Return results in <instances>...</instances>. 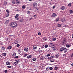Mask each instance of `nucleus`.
<instances>
[{"mask_svg":"<svg viewBox=\"0 0 73 73\" xmlns=\"http://www.w3.org/2000/svg\"><path fill=\"white\" fill-rule=\"evenodd\" d=\"M54 45V44L53 43H50L49 44V46H50V47H52L51 46H53Z\"/></svg>","mask_w":73,"mask_h":73,"instance_id":"8","label":"nucleus"},{"mask_svg":"<svg viewBox=\"0 0 73 73\" xmlns=\"http://www.w3.org/2000/svg\"><path fill=\"white\" fill-rule=\"evenodd\" d=\"M65 44V42H64V41H62L61 42V44L62 45H64V44Z\"/></svg>","mask_w":73,"mask_h":73,"instance_id":"18","label":"nucleus"},{"mask_svg":"<svg viewBox=\"0 0 73 73\" xmlns=\"http://www.w3.org/2000/svg\"><path fill=\"white\" fill-rule=\"evenodd\" d=\"M52 49H53V50H56V47L55 46L53 47L52 48Z\"/></svg>","mask_w":73,"mask_h":73,"instance_id":"29","label":"nucleus"},{"mask_svg":"<svg viewBox=\"0 0 73 73\" xmlns=\"http://www.w3.org/2000/svg\"><path fill=\"white\" fill-rule=\"evenodd\" d=\"M62 25V24H59L58 25V26L59 27H61V26Z\"/></svg>","mask_w":73,"mask_h":73,"instance_id":"25","label":"nucleus"},{"mask_svg":"<svg viewBox=\"0 0 73 73\" xmlns=\"http://www.w3.org/2000/svg\"><path fill=\"white\" fill-rule=\"evenodd\" d=\"M38 35L39 36H40V35H41V33L40 32L38 33Z\"/></svg>","mask_w":73,"mask_h":73,"instance_id":"39","label":"nucleus"},{"mask_svg":"<svg viewBox=\"0 0 73 73\" xmlns=\"http://www.w3.org/2000/svg\"><path fill=\"white\" fill-rule=\"evenodd\" d=\"M5 47L4 46H3L1 48V50H5Z\"/></svg>","mask_w":73,"mask_h":73,"instance_id":"19","label":"nucleus"},{"mask_svg":"<svg viewBox=\"0 0 73 73\" xmlns=\"http://www.w3.org/2000/svg\"><path fill=\"white\" fill-rule=\"evenodd\" d=\"M5 73H6L8 72V70H6L4 71Z\"/></svg>","mask_w":73,"mask_h":73,"instance_id":"41","label":"nucleus"},{"mask_svg":"<svg viewBox=\"0 0 73 73\" xmlns=\"http://www.w3.org/2000/svg\"><path fill=\"white\" fill-rule=\"evenodd\" d=\"M50 56V55L49 54H48L47 55V57H49Z\"/></svg>","mask_w":73,"mask_h":73,"instance_id":"50","label":"nucleus"},{"mask_svg":"<svg viewBox=\"0 0 73 73\" xmlns=\"http://www.w3.org/2000/svg\"><path fill=\"white\" fill-rule=\"evenodd\" d=\"M19 57V56H15L14 58H18Z\"/></svg>","mask_w":73,"mask_h":73,"instance_id":"53","label":"nucleus"},{"mask_svg":"<svg viewBox=\"0 0 73 73\" xmlns=\"http://www.w3.org/2000/svg\"><path fill=\"white\" fill-rule=\"evenodd\" d=\"M7 67L8 68H11V66H8Z\"/></svg>","mask_w":73,"mask_h":73,"instance_id":"42","label":"nucleus"},{"mask_svg":"<svg viewBox=\"0 0 73 73\" xmlns=\"http://www.w3.org/2000/svg\"><path fill=\"white\" fill-rule=\"evenodd\" d=\"M38 52H39V53H41V52H42V50H39L38 51Z\"/></svg>","mask_w":73,"mask_h":73,"instance_id":"46","label":"nucleus"},{"mask_svg":"<svg viewBox=\"0 0 73 73\" xmlns=\"http://www.w3.org/2000/svg\"><path fill=\"white\" fill-rule=\"evenodd\" d=\"M16 54L15 53H14L13 54V57H15V56H16Z\"/></svg>","mask_w":73,"mask_h":73,"instance_id":"28","label":"nucleus"},{"mask_svg":"<svg viewBox=\"0 0 73 73\" xmlns=\"http://www.w3.org/2000/svg\"><path fill=\"white\" fill-rule=\"evenodd\" d=\"M48 60H49V59H52V57H49L48 58Z\"/></svg>","mask_w":73,"mask_h":73,"instance_id":"49","label":"nucleus"},{"mask_svg":"<svg viewBox=\"0 0 73 73\" xmlns=\"http://www.w3.org/2000/svg\"><path fill=\"white\" fill-rule=\"evenodd\" d=\"M6 11L8 13H9V12L8 11V10H6Z\"/></svg>","mask_w":73,"mask_h":73,"instance_id":"47","label":"nucleus"},{"mask_svg":"<svg viewBox=\"0 0 73 73\" xmlns=\"http://www.w3.org/2000/svg\"><path fill=\"white\" fill-rule=\"evenodd\" d=\"M6 64L7 65H10V62L8 61L6 62Z\"/></svg>","mask_w":73,"mask_h":73,"instance_id":"9","label":"nucleus"},{"mask_svg":"<svg viewBox=\"0 0 73 73\" xmlns=\"http://www.w3.org/2000/svg\"><path fill=\"white\" fill-rule=\"evenodd\" d=\"M34 17H35V18H36L37 17V16H36V15H35L33 16Z\"/></svg>","mask_w":73,"mask_h":73,"instance_id":"44","label":"nucleus"},{"mask_svg":"<svg viewBox=\"0 0 73 73\" xmlns=\"http://www.w3.org/2000/svg\"><path fill=\"white\" fill-rule=\"evenodd\" d=\"M56 58H58V57H59V55L58 54H56L55 55Z\"/></svg>","mask_w":73,"mask_h":73,"instance_id":"15","label":"nucleus"},{"mask_svg":"<svg viewBox=\"0 0 73 73\" xmlns=\"http://www.w3.org/2000/svg\"><path fill=\"white\" fill-rule=\"evenodd\" d=\"M16 2L18 4H20V2H19V1L18 0H16Z\"/></svg>","mask_w":73,"mask_h":73,"instance_id":"23","label":"nucleus"},{"mask_svg":"<svg viewBox=\"0 0 73 73\" xmlns=\"http://www.w3.org/2000/svg\"><path fill=\"white\" fill-rule=\"evenodd\" d=\"M34 49H37V46L36 45L34 46Z\"/></svg>","mask_w":73,"mask_h":73,"instance_id":"30","label":"nucleus"},{"mask_svg":"<svg viewBox=\"0 0 73 73\" xmlns=\"http://www.w3.org/2000/svg\"><path fill=\"white\" fill-rule=\"evenodd\" d=\"M50 61L51 62H54V60H53V59L51 60H50Z\"/></svg>","mask_w":73,"mask_h":73,"instance_id":"38","label":"nucleus"},{"mask_svg":"<svg viewBox=\"0 0 73 73\" xmlns=\"http://www.w3.org/2000/svg\"><path fill=\"white\" fill-rule=\"evenodd\" d=\"M33 61H36V58H33L32 59Z\"/></svg>","mask_w":73,"mask_h":73,"instance_id":"33","label":"nucleus"},{"mask_svg":"<svg viewBox=\"0 0 73 73\" xmlns=\"http://www.w3.org/2000/svg\"><path fill=\"white\" fill-rule=\"evenodd\" d=\"M0 57H1V58H3V56H2L1 55H0Z\"/></svg>","mask_w":73,"mask_h":73,"instance_id":"59","label":"nucleus"},{"mask_svg":"<svg viewBox=\"0 0 73 73\" xmlns=\"http://www.w3.org/2000/svg\"><path fill=\"white\" fill-rule=\"evenodd\" d=\"M67 50L68 49H66L65 47L64 46L63 51H64V53H66V52H67Z\"/></svg>","mask_w":73,"mask_h":73,"instance_id":"3","label":"nucleus"},{"mask_svg":"<svg viewBox=\"0 0 73 73\" xmlns=\"http://www.w3.org/2000/svg\"><path fill=\"white\" fill-rule=\"evenodd\" d=\"M20 62V60H16L15 61V62L14 63V64H15V65H16L19 62Z\"/></svg>","mask_w":73,"mask_h":73,"instance_id":"4","label":"nucleus"},{"mask_svg":"<svg viewBox=\"0 0 73 73\" xmlns=\"http://www.w3.org/2000/svg\"><path fill=\"white\" fill-rule=\"evenodd\" d=\"M54 70H57L58 69V67H55L54 68Z\"/></svg>","mask_w":73,"mask_h":73,"instance_id":"21","label":"nucleus"},{"mask_svg":"<svg viewBox=\"0 0 73 73\" xmlns=\"http://www.w3.org/2000/svg\"><path fill=\"white\" fill-rule=\"evenodd\" d=\"M19 17V14H16V16H15V18H17Z\"/></svg>","mask_w":73,"mask_h":73,"instance_id":"22","label":"nucleus"},{"mask_svg":"<svg viewBox=\"0 0 73 73\" xmlns=\"http://www.w3.org/2000/svg\"><path fill=\"white\" fill-rule=\"evenodd\" d=\"M17 20H19V18H17Z\"/></svg>","mask_w":73,"mask_h":73,"instance_id":"55","label":"nucleus"},{"mask_svg":"<svg viewBox=\"0 0 73 73\" xmlns=\"http://www.w3.org/2000/svg\"><path fill=\"white\" fill-rule=\"evenodd\" d=\"M49 70V69L48 68H46V70H47V71H48Z\"/></svg>","mask_w":73,"mask_h":73,"instance_id":"45","label":"nucleus"},{"mask_svg":"<svg viewBox=\"0 0 73 73\" xmlns=\"http://www.w3.org/2000/svg\"><path fill=\"white\" fill-rule=\"evenodd\" d=\"M20 46V45L19 44H17V47H19Z\"/></svg>","mask_w":73,"mask_h":73,"instance_id":"43","label":"nucleus"},{"mask_svg":"<svg viewBox=\"0 0 73 73\" xmlns=\"http://www.w3.org/2000/svg\"><path fill=\"white\" fill-rule=\"evenodd\" d=\"M14 43L15 44H18V41H17V40H15Z\"/></svg>","mask_w":73,"mask_h":73,"instance_id":"16","label":"nucleus"},{"mask_svg":"<svg viewBox=\"0 0 73 73\" xmlns=\"http://www.w3.org/2000/svg\"><path fill=\"white\" fill-rule=\"evenodd\" d=\"M65 56H66V54H64L63 55V57H65Z\"/></svg>","mask_w":73,"mask_h":73,"instance_id":"51","label":"nucleus"},{"mask_svg":"<svg viewBox=\"0 0 73 73\" xmlns=\"http://www.w3.org/2000/svg\"><path fill=\"white\" fill-rule=\"evenodd\" d=\"M71 46H72V44L69 43H67L66 44V46L67 48H70V47H71Z\"/></svg>","mask_w":73,"mask_h":73,"instance_id":"2","label":"nucleus"},{"mask_svg":"<svg viewBox=\"0 0 73 73\" xmlns=\"http://www.w3.org/2000/svg\"><path fill=\"white\" fill-rule=\"evenodd\" d=\"M72 31H73V27H72Z\"/></svg>","mask_w":73,"mask_h":73,"instance_id":"63","label":"nucleus"},{"mask_svg":"<svg viewBox=\"0 0 73 73\" xmlns=\"http://www.w3.org/2000/svg\"><path fill=\"white\" fill-rule=\"evenodd\" d=\"M21 51H20V50H18V52H19V53H20Z\"/></svg>","mask_w":73,"mask_h":73,"instance_id":"58","label":"nucleus"},{"mask_svg":"<svg viewBox=\"0 0 73 73\" xmlns=\"http://www.w3.org/2000/svg\"><path fill=\"white\" fill-rule=\"evenodd\" d=\"M7 49H12V46H9V47H7Z\"/></svg>","mask_w":73,"mask_h":73,"instance_id":"14","label":"nucleus"},{"mask_svg":"<svg viewBox=\"0 0 73 73\" xmlns=\"http://www.w3.org/2000/svg\"><path fill=\"white\" fill-rule=\"evenodd\" d=\"M12 2V3H13V4H15V1H13Z\"/></svg>","mask_w":73,"mask_h":73,"instance_id":"36","label":"nucleus"},{"mask_svg":"<svg viewBox=\"0 0 73 73\" xmlns=\"http://www.w3.org/2000/svg\"><path fill=\"white\" fill-rule=\"evenodd\" d=\"M48 46V45H47V44H46V45H45L44 47L45 48H47V47Z\"/></svg>","mask_w":73,"mask_h":73,"instance_id":"37","label":"nucleus"},{"mask_svg":"<svg viewBox=\"0 0 73 73\" xmlns=\"http://www.w3.org/2000/svg\"><path fill=\"white\" fill-rule=\"evenodd\" d=\"M37 5V3H34L33 5V6L34 7H36Z\"/></svg>","mask_w":73,"mask_h":73,"instance_id":"10","label":"nucleus"},{"mask_svg":"<svg viewBox=\"0 0 73 73\" xmlns=\"http://www.w3.org/2000/svg\"><path fill=\"white\" fill-rule=\"evenodd\" d=\"M9 23V20H7L5 22V24H8V23Z\"/></svg>","mask_w":73,"mask_h":73,"instance_id":"17","label":"nucleus"},{"mask_svg":"<svg viewBox=\"0 0 73 73\" xmlns=\"http://www.w3.org/2000/svg\"><path fill=\"white\" fill-rule=\"evenodd\" d=\"M46 40H47V39H46L44 40L45 41H46Z\"/></svg>","mask_w":73,"mask_h":73,"instance_id":"64","label":"nucleus"},{"mask_svg":"<svg viewBox=\"0 0 73 73\" xmlns=\"http://www.w3.org/2000/svg\"><path fill=\"white\" fill-rule=\"evenodd\" d=\"M10 25L13 27V28H16V27H17V23L16 22L11 23Z\"/></svg>","mask_w":73,"mask_h":73,"instance_id":"1","label":"nucleus"},{"mask_svg":"<svg viewBox=\"0 0 73 73\" xmlns=\"http://www.w3.org/2000/svg\"><path fill=\"white\" fill-rule=\"evenodd\" d=\"M57 16V15H56V14L54 13L52 14V17H56Z\"/></svg>","mask_w":73,"mask_h":73,"instance_id":"6","label":"nucleus"},{"mask_svg":"<svg viewBox=\"0 0 73 73\" xmlns=\"http://www.w3.org/2000/svg\"><path fill=\"white\" fill-rule=\"evenodd\" d=\"M56 40V38H54L53 39V41H55V40Z\"/></svg>","mask_w":73,"mask_h":73,"instance_id":"48","label":"nucleus"},{"mask_svg":"<svg viewBox=\"0 0 73 73\" xmlns=\"http://www.w3.org/2000/svg\"><path fill=\"white\" fill-rule=\"evenodd\" d=\"M22 8H23V9H25V5H23L22 7Z\"/></svg>","mask_w":73,"mask_h":73,"instance_id":"34","label":"nucleus"},{"mask_svg":"<svg viewBox=\"0 0 73 73\" xmlns=\"http://www.w3.org/2000/svg\"><path fill=\"white\" fill-rule=\"evenodd\" d=\"M49 69L50 70H52L53 69V67H50L49 68Z\"/></svg>","mask_w":73,"mask_h":73,"instance_id":"40","label":"nucleus"},{"mask_svg":"<svg viewBox=\"0 0 73 73\" xmlns=\"http://www.w3.org/2000/svg\"><path fill=\"white\" fill-rule=\"evenodd\" d=\"M73 12V11H72V10H71L70 11V13L71 14Z\"/></svg>","mask_w":73,"mask_h":73,"instance_id":"31","label":"nucleus"},{"mask_svg":"<svg viewBox=\"0 0 73 73\" xmlns=\"http://www.w3.org/2000/svg\"><path fill=\"white\" fill-rule=\"evenodd\" d=\"M60 19H59V18H58L56 19V20L55 21L57 22Z\"/></svg>","mask_w":73,"mask_h":73,"instance_id":"32","label":"nucleus"},{"mask_svg":"<svg viewBox=\"0 0 73 73\" xmlns=\"http://www.w3.org/2000/svg\"><path fill=\"white\" fill-rule=\"evenodd\" d=\"M70 56L71 57L73 58V52L71 54Z\"/></svg>","mask_w":73,"mask_h":73,"instance_id":"26","label":"nucleus"},{"mask_svg":"<svg viewBox=\"0 0 73 73\" xmlns=\"http://www.w3.org/2000/svg\"><path fill=\"white\" fill-rule=\"evenodd\" d=\"M68 7H71V6H72V4H71V3H70L68 4Z\"/></svg>","mask_w":73,"mask_h":73,"instance_id":"24","label":"nucleus"},{"mask_svg":"<svg viewBox=\"0 0 73 73\" xmlns=\"http://www.w3.org/2000/svg\"><path fill=\"white\" fill-rule=\"evenodd\" d=\"M35 10L36 11H39V9L38 8H36Z\"/></svg>","mask_w":73,"mask_h":73,"instance_id":"27","label":"nucleus"},{"mask_svg":"<svg viewBox=\"0 0 73 73\" xmlns=\"http://www.w3.org/2000/svg\"><path fill=\"white\" fill-rule=\"evenodd\" d=\"M32 57V56L31 55H29L27 57V58L29 59V58H31Z\"/></svg>","mask_w":73,"mask_h":73,"instance_id":"5","label":"nucleus"},{"mask_svg":"<svg viewBox=\"0 0 73 73\" xmlns=\"http://www.w3.org/2000/svg\"><path fill=\"white\" fill-rule=\"evenodd\" d=\"M51 57V58H53V56H52Z\"/></svg>","mask_w":73,"mask_h":73,"instance_id":"60","label":"nucleus"},{"mask_svg":"<svg viewBox=\"0 0 73 73\" xmlns=\"http://www.w3.org/2000/svg\"><path fill=\"white\" fill-rule=\"evenodd\" d=\"M17 11H19V9H17Z\"/></svg>","mask_w":73,"mask_h":73,"instance_id":"56","label":"nucleus"},{"mask_svg":"<svg viewBox=\"0 0 73 73\" xmlns=\"http://www.w3.org/2000/svg\"><path fill=\"white\" fill-rule=\"evenodd\" d=\"M60 9H61L62 10H64V9H65V7L64 6H62Z\"/></svg>","mask_w":73,"mask_h":73,"instance_id":"11","label":"nucleus"},{"mask_svg":"<svg viewBox=\"0 0 73 73\" xmlns=\"http://www.w3.org/2000/svg\"><path fill=\"white\" fill-rule=\"evenodd\" d=\"M24 50L25 52H28L29 49H28V48L26 47L24 48Z\"/></svg>","mask_w":73,"mask_h":73,"instance_id":"7","label":"nucleus"},{"mask_svg":"<svg viewBox=\"0 0 73 73\" xmlns=\"http://www.w3.org/2000/svg\"><path fill=\"white\" fill-rule=\"evenodd\" d=\"M71 65H72V66H73V63L72 64H71Z\"/></svg>","mask_w":73,"mask_h":73,"instance_id":"62","label":"nucleus"},{"mask_svg":"<svg viewBox=\"0 0 73 73\" xmlns=\"http://www.w3.org/2000/svg\"><path fill=\"white\" fill-rule=\"evenodd\" d=\"M54 8H55V6H53V9H54Z\"/></svg>","mask_w":73,"mask_h":73,"instance_id":"57","label":"nucleus"},{"mask_svg":"<svg viewBox=\"0 0 73 73\" xmlns=\"http://www.w3.org/2000/svg\"><path fill=\"white\" fill-rule=\"evenodd\" d=\"M2 54L3 56H4L5 57L6 56H7V54L5 53H2Z\"/></svg>","mask_w":73,"mask_h":73,"instance_id":"13","label":"nucleus"},{"mask_svg":"<svg viewBox=\"0 0 73 73\" xmlns=\"http://www.w3.org/2000/svg\"><path fill=\"white\" fill-rule=\"evenodd\" d=\"M27 14H28L29 15V14H31V12L30 11H27Z\"/></svg>","mask_w":73,"mask_h":73,"instance_id":"35","label":"nucleus"},{"mask_svg":"<svg viewBox=\"0 0 73 73\" xmlns=\"http://www.w3.org/2000/svg\"><path fill=\"white\" fill-rule=\"evenodd\" d=\"M28 54H25L23 55V57H26V56H28Z\"/></svg>","mask_w":73,"mask_h":73,"instance_id":"20","label":"nucleus"},{"mask_svg":"<svg viewBox=\"0 0 73 73\" xmlns=\"http://www.w3.org/2000/svg\"><path fill=\"white\" fill-rule=\"evenodd\" d=\"M64 47H61V48H60V51H63V50H64Z\"/></svg>","mask_w":73,"mask_h":73,"instance_id":"12","label":"nucleus"},{"mask_svg":"<svg viewBox=\"0 0 73 73\" xmlns=\"http://www.w3.org/2000/svg\"><path fill=\"white\" fill-rule=\"evenodd\" d=\"M31 19H33V17H31V18L29 19V20H31Z\"/></svg>","mask_w":73,"mask_h":73,"instance_id":"54","label":"nucleus"},{"mask_svg":"<svg viewBox=\"0 0 73 73\" xmlns=\"http://www.w3.org/2000/svg\"><path fill=\"white\" fill-rule=\"evenodd\" d=\"M23 20H20V22L21 23H22V22H23Z\"/></svg>","mask_w":73,"mask_h":73,"instance_id":"52","label":"nucleus"},{"mask_svg":"<svg viewBox=\"0 0 73 73\" xmlns=\"http://www.w3.org/2000/svg\"><path fill=\"white\" fill-rule=\"evenodd\" d=\"M49 4H50V5H52V3L50 2L49 3Z\"/></svg>","mask_w":73,"mask_h":73,"instance_id":"61","label":"nucleus"}]
</instances>
